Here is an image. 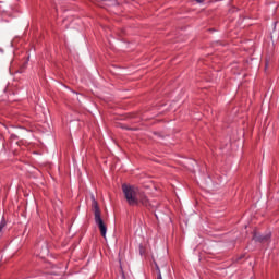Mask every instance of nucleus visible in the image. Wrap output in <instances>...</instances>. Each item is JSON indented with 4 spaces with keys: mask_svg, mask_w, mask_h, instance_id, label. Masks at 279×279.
Returning <instances> with one entry per match:
<instances>
[{
    "mask_svg": "<svg viewBox=\"0 0 279 279\" xmlns=\"http://www.w3.org/2000/svg\"><path fill=\"white\" fill-rule=\"evenodd\" d=\"M92 207L94 209L95 223L98 226L101 236L106 239L108 227H106L104 219H101V209H99V204L95 199V196H92Z\"/></svg>",
    "mask_w": 279,
    "mask_h": 279,
    "instance_id": "nucleus-1",
    "label": "nucleus"
},
{
    "mask_svg": "<svg viewBox=\"0 0 279 279\" xmlns=\"http://www.w3.org/2000/svg\"><path fill=\"white\" fill-rule=\"evenodd\" d=\"M122 191L129 206H138V195L141 194L138 189L132 185L123 184Z\"/></svg>",
    "mask_w": 279,
    "mask_h": 279,
    "instance_id": "nucleus-2",
    "label": "nucleus"
},
{
    "mask_svg": "<svg viewBox=\"0 0 279 279\" xmlns=\"http://www.w3.org/2000/svg\"><path fill=\"white\" fill-rule=\"evenodd\" d=\"M138 204H142V206H145L146 208H154V204H151L149 202V199L147 198V196H145V194L140 193L138 194Z\"/></svg>",
    "mask_w": 279,
    "mask_h": 279,
    "instance_id": "nucleus-3",
    "label": "nucleus"
},
{
    "mask_svg": "<svg viewBox=\"0 0 279 279\" xmlns=\"http://www.w3.org/2000/svg\"><path fill=\"white\" fill-rule=\"evenodd\" d=\"M253 239L258 242V243H267V241H269V239H271L270 234H266V235H260L258 233H255L253 235Z\"/></svg>",
    "mask_w": 279,
    "mask_h": 279,
    "instance_id": "nucleus-4",
    "label": "nucleus"
},
{
    "mask_svg": "<svg viewBox=\"0 0 279 279\" xmlns=\"http://www.w3.org/2000/svg\"><path fill=\"white\" fill-rule=\"evenodd\" d=\"M3 228H5V221L0 222V236L3 234Z\"/></svg>",
    "mask_w": 279,
    "mask_h": 279,
    "instance_id": "nucleus-5",
    "label": "nucleus"
},
{
    "mask_svg": "<svg viewBox=\"0 0 279 279\" xmlns=\"http://www.w3.org/2000/svg\"><path fill=\"white\" fill-rule=\"evenodd\" d=\"M157 279H162V274L159 272L158 278Z\"/></svg>",
    "mask_w": 279,
    "mask_h": 279,
    "instance_id": "nucleus-6",
    "label": "nucleus"
}]
</instances>
